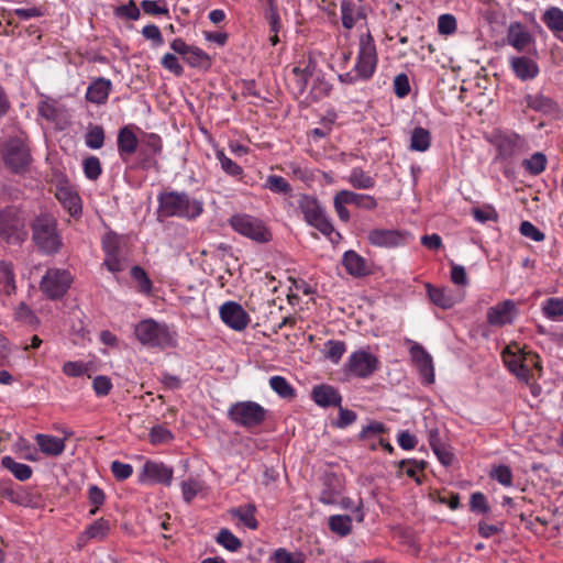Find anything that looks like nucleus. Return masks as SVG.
Listing matches in <instances>:
<instances>
[{"label": "nucleus", "mask_w": 563, "mask_h": 563, "mask_svg": "<svg viewBox=\"0 0 563 563\" xmlns=\"http://www.w3.org/2000/svg\"><path fill=\"white\" fill-rule=\"evenodd\" d=\"M511 66L515 74L521 79H531L538 74L537 64L527 57L512 58Z\"/></svg>", "instance_id": "29"}, {"label": "nucleus", "mask_w": 563, "mask_h": 563, "mask_svg": "<svg viewBox=\"0 0 563 563\" xmlns=\"http://www.w3.org/2000/svg\"><path fill=\"white\" fill-rule=\"evenodd\" d=\"M507 40L519 52L526 51L533 43L532 35L520 23L510 24Z\"/></svg>", "instance_id": "23"}, {"label": "nucleus", "mask_w": 563, "mask_h": 563, "mask_svg": "<svg viewBox=\"0 0 563 563\" xmlns=\"http://www.w3.org/2000/svg\"><path fill=\"white\" fill-rule=\"evenodd\" d=\"M228 415L236 424L253 428L265 420L266 410L254 401H239L230 407Z\"/></svg>", "instance_id": "7"}, {"label": "nucleus", "mask_w": 563, "mask_h": 563, "mask_svg": "<svg viewBox=\"0 0 563 563\" xmlns=\"http://www.w3.org/2000/svg\"><path fill=\"white\" fill-rule=\"evenodd\" d=\"M230 224L234 231L256 242L263 243L271 240V233L262 221L249 214L233 216L230 219Z\"/></svg>", "instance_id": "9"}, {"label": "nucleus", "mask_w": 563, "mask_h": 563, "mask_svg": "<svg viewBox=\"0 0 563 563\" xmlns=\"http://www.w3.org/2000/svg\"><path fill=\"white\" fill-rule=\"evenodd\" d=\"M92 387L98 396H107L112 389V383L108 376L99 375L93 378Z\"/></svg>", "instance_id": "55"}, {"label": "nucleus", "mask_w": 563, "mask_h": 563, "mask_svg": "<svg viewBox=\"0 0 563 563\" xmlns=\"http://www.w3.org/2000/svg\"><path fill=\"white\" fill-rule=\"evenodd\" d=\"M86 145L89 148L98 150L104 143V130L101 125H89L85 136Z\"/></svg>", "instance_id": "38"}, {"label": "nucleus", "mask_w": 563, "mask_h": 563, "mask_svg": "<svg viewBox=\"0 0 563 563\" xmlns=\"http://www.w3.org/2000/svg\"><path fill=\"white\" fill-rule=\"evenodd\" d=\"M363 0H343L341 3V20L345 29H352L360 21H365L366 13Z\"/></svg>", "instance_id": "17"}, {"label": "nucleus", "mask_w": 563, "mask_h": 563, "mask_svg": "<svg viewBox=\"0 0 563 563\" xmlns=\"http://www.w3.org/2000/svg\"><path fill=\"white\" fill-rule=\"evenodd\" d=\"M111 471L114 477L119 481L129 478L133 473V468L130 464H125L119 461L112 462Z\"/></svg>", "instance_id": "60"}, {"label": "nucleus", "mask_w": 563, "mask_h": 563, "mask_svg": "<svg viewBox=\"0 0 563 563\" xmlns=\"http://www.w3.org/2000/svg\"><path fill=\"white\" fill-rule=\"evenodd\" d=\"M220 317L227 325L236 331L244 330L250 321L249 314L234 301H228L221 306Z\"/></svg>", "instance_id": "14"}, {"label": "nucleus", "mask_w": 563, "mask_h": 563, "mask_svg": "<svg viewBox=\"0 0 563 563\" xmlns=\"http://www.w3.org/2000/svg\"><path fill=\"white\" fill-rule=\"evenodd\" d=\"M292 75L297 84L298 90L301 92L305 90L308 79L311 77L312 73L309 70L308 67L301 69L299 67L292 68Z\"/></svg>", "instance_id": "63"}, {"label": "nucleus", "mask_w": 563, "mask_h": 563, "mask_svg": "<svg viewBox=\"0 0 563 563\" xmlns=\"http://www.w3.org/2000/svg\"><path fill=\"white\" fill-rule=\"evenodd\" d=\"M190 66L208 69L211 66V59L198 47H192L184 58Z\"/></svg>", "instance_id": "39"}, {"label": "nucleus", "mask_w": 563, "mask_h": 563, "mask_svg": "<svg viewBox=\"0 0 563 563\" xmlns=\"http://www.w3.org/2000/svg\"><path fill=\"white\" fill-rule=\"evenodd\" d=\"M428 295L430 300L442 309H450L455 303L460 302L463 294L450 288H435L428 285Z\"/></svg>", "instance_id": "18"}, {"label": "nucleus", "mask_w": 563, "mask_h": 563, "mask_svg": "<svg viewBox=\"0 0 563 563\" xmlns=\"http://www.w3.org/2000/svg\"><path fill=\"white\" fill-rule=\"evenodd\" d=\"M217 542L231 552L238 551L242 542L229 529H221L216 538Z\"/></svg>", "instance_id": "41"}, {"label": "nucleus", "mask_w": 563, "mask_h": 563, "mask_svg": "<svg viewBox=\"0 0 563 563\" xmlns=\"http://www.w3.org/2000/svg\"><path fill=\"white\" fill-rule=\"evenodd\" d=\"M379 361L374 354L358 350L350 355L344 369L351 376L367 378L377 371Z\"/></svg>", "instance_id": "11"}, {"label": "nucleus", "mask_w": 563, "mask_h": 563, "mask_svg": "<svg viewBox=\"0 0 563 563\" xmlns=\"http://www.w3.org/2000/svg\"><path fill=\"white\" fill-rule=\"evenodd\" d=\"M264 15L269 24L271 33H278L282 27V23H280V16L278 13L277 5L272 7V8H266Z\"/></svg>", "instance_id": "57"}, {"label": "nucleus", "mask_w": 563, "mask_h": 563, "mask_svg": "<svg viewBox=\"0 0 563 563\" xmlns=\"http://www.w3.org/2000/svg\"><path fill=\"white\" fill-rule=\"evenodd\" d=\"M339 192L343 197V202H346L347 205L352 203L366 210H373L377 207V201L373 196L361 195L350 190H340Z\"/></svg>", "instance_id": "28"}, {"label": "nucleus", "mask_w": 563, "mask_h": 563, "mask_svg": "<svg viewBox=\"0 0 563 563\" xmlns=\"http://www.w3.org/2000/svg\"><path fill=\"white\" fill-rule=\"evenodd\" d=\"M173 438V433L163 426L153 427L150 431V440L153 444L168 443Z\"/></svg>", "instance_id": "48"}, {"label": "nucleus", "mask_w": 563, "mask_h": 563, "mask_svg": "<svg viewBox=\"0 0 563 563\" xmlns=\"http://www.w3.org/2000/svg\"><path fill=\"white\" fill-rule=\"evenodd\" d=\"M269 386L282 398L292 399L296 396V390L283 376L271 377Z\"/></svg>", "instance_id": "35"}, {"label": "nucleus", "mask_w": 563, "mask_h": 563, "mask_svg": "<svg viewBox=\"0 0 563 563\" xmlns=\"http://www.w3.org/2000/svg\"><path fill=\"white\" fill-rule=\"evenodd\" d=\"M159 212L165 217L196 218L202 212V205L185 194L168 192L159 197Z\"/></svg>", "instance_id": "2"}, {"label": "nucleus", "mask_w": 563, "mask_h": 563, "mask_svg": "<svg viewBox=\"0 0 563 563\" xmlns=\"http://www.w3.org/2000/svg\"><path fill=\"white\" fill-rule=\"evenodd\" d=\"M73 277L68 271L59 268H51L46 272L41 280V290L51 299L63 297L70 284Z\"/></svg>", "instance_id": "10"}, {"label": "nucleus", "mask_w": 563, "mask_h": 563, "mask_svg": "<svg viewBox=\"0 0 563 563\" xmlns=\"http://www.w3.org/2000/svg\"><path fill=\"white\" fill-rule=\"evenodd\" d=\"M411 357L423 377L426 384L434 382V367L431 355L419 344H415L410 349Z\"/></svg>", "instance_id": "16"}, {"label": "nucleus", "mask_w": 563, "mask_h": 563, "mask_svg": "<svg viewBox=\"0 0 563 563\" xmlns=\"http://www.w3.org/2000/svg\"><path fill=\"white\" fill-rule=\"evenodd\" d=\"M36 443L42 453L49 456H58L65 450V440L49 435L38 433L35 435Z\"/></svg>", "instance_id": "25"}, {"label": "nucleus", "mask_w": 563, "mask_h": 563, "mask_svg": "<svg viewBox=\"0 0 563 563\" xmlns=\"http://www.w3.org/2000/svg\"><path fill=\"white\" fill-rule=\"evenodd\" d=\"M200 489H201L200 483L195 479H189V481L183 482L181 492H183V497H184L185 501L190 503Z\"/></svg>", "instance_id": "58"}, {"label": "nucleus", "mask_w": 563, "mask_h": 563, "mask_svg": "<svg viewBox=\"0 0 563 563\" xmlns=\"http://www.w3.org/2000/svg\"><path fill=\"white\" fill-rule=\"evenodd\" d=\"M14 275L12 265L5 262H0V291L10 295L14 291Z\"/></svg>", "instance_id": "33"}, {"label": "nucleus", "mask_w": 563, "mask_h": 563, "mask_svg": "<svg viewBox=\"0 0 563 563\" xmlns=\"http://www.w3.org/2000/svg\"><path fill=\"white\" fill-rule=\"evenodd\" d=\"M544 314L550 319H556L563 316V299L549 298L543 306Z\"/></svg>", "instance_id": "46"}, {"label": "nucleus", "mask_w": 563, "mask_h": 563, "mask_svg": "<svg viewBox=\"0 0 563 563\" xmlns=\"http://www.w3.org/2000/svg\"><path fill=\"white\" fill-rule=\"evenodd\" d=\"M456 30V20L452 14H442L438 20V31L440 34L450 35Z\"/></svg>", "instance_id": "52"}, {"label": "nucleus", "mask_w": 563, "mask_h": 563, "mask_svg": "<svg viewBox=\"0 0 563 563\" xmlns=\"http://www.w3.org/2000/svg\"><path fill=\"white\" fill-rule=\"evenodd\" d=\"M117 15L129 20H137L140 10L133 1H130L129 4L117 8Z\"/></svg>", "instance_id": "64"}, {"label": "nucleus", "mask_w": 563, "mask_h": 563, "mask_svg": "<svg viewBox=\"0 0 563 563\" xmlns=\"http://www.w3.org/2000/svg\"><path fill=\"white\" fill-rule=\"evenodd\" d=\"M503 360L507 368L516 375V377L525 383H529L531 376L528 374V362L533 361L538 364V355L526 352L517 343H511L503 351Z\"/></svg>", "instance_id": "5"}, {"label": "nucleus", "mask_w": 563, "mask_h": 563, "mask_svg": "<svg viewBox=\"0 0 563 563\" xmlns=\"http://www.w3.org/2000/svg\"><path fill=\"white\" fill-rule=\"evenodd\" d=\"M3 161L12 172L20 173L30 165V151L22 140L11 139L4 146Z\"/></svg>", "instance_id": "12"}, {"label": "nucleus", "mask_w": 563, "mask_h": 563, "mask_svg": "<svg viewBox=\"0 0 563 563\" xmlns=\"http://www.w3.org/2000/svg\"><path fill=\"white\" fill-rule=\"evenodd\" d=\"M345 269L353 276H364L368 273L365 260L354 251H347L342 261Z\"/></svg>", "instance_id": "26"}, {"label": "nucleus", "mask_w": 563, "mask_h": 563, "mask_svg": "<svg viewBox=\"0 0 563 563\" xmlns=\"http://www.w3.org/2000/svg\"><path fill=\"white\" fill-rule=\"evenodd\" d=\"M518 314V307L514 300L507 299L490 307L487 310L486 319L493 327H504L512 323Z\"/></svg>", "instance_id": "13"}, {"label": "nucleus", "mask_w": 563, "mask_h": 563, "mask_svg": "<svg viewBox=\"0 0 563 563\" xmlns=\"http://www.w3.org/2000/svg\"><path fill=\"white\" fill-rule=\"evenodd\" d=\"M102 245L107 256L117 255L120 246V239L114 233H107L102 240Z\"/></svg>", "instance_id": "59"}, {"label": "nucleus", "mask_w": 563, "mask_h": 563, "mask_svg": "<svg viewBox=\"0 0 563 563\" xmlns=\"http://www.w3.org/2000/svg\"><path fill=\"white\" fill-rule=\"evenodd\" d=\"M408 233L398 230L374 229L368 233V241L378 247H396L407 241Z\"/></svg>", "instance_id": "15"}, {"label": "nucleus", "mask_w": 563, "mask_h": 563, "mask_svg": "<svg viewBox=\"0 0 563 563\" xmlns=\"http://www.w3.org/2000/svg\"><path fill=\"white\" fill-rule=\"evenodd\" d=\"M350 184L357 189H369L375 185L373 177L361 168H354L349 176Z\"/></svg>", "instance_id": "37"}, {"label": "nucleus", "mask_w": 563, "mask_h": 563, "mask_svg": "<svg viewBox=\"0 0 563 563\" xmlns=\"http://www.w3.org/2000/svg\"><path fill=\"white\" fill-rule=\"evenodd\" d=\"M137 340L148 346L166 347L174 345V338L164 324L154 320H143L135 327Z\"/></svg>", "instance_id": "6"}, {"label": "nucleus", "mask_w": 563, "mask_h": 563, "mask_svg": "<svg viewBox=\"0 0 563 563\" xmlns=\"http://www.w3.org/2000/svg\"><path fill=\"white\" fill-rule=\"evenodd\" d=\"M330 530L340 536L346 537L352 531V519L345 515H334L329 518Z\"/></svg>", "instance_id": "32"}, {"label": "nucleus", "mask_w": 563, "mask_h": 563, "mask_svg": "<svg viewBox=\"0 0 563 563\" xmlns=\"http://www.w3.org/2000/svg\"><path fill=\"white\" fill-rule=\"evenodd\" d=\"M137 137L128 126L122 128L118 134V150L121 156H130L137 148Z\"/></svg>", "instance_id": "27"}, {"label": "nucleus", "mask_w": 563, "mask_h": 563, "mask_svg": "<svg viewBox=\"0 0 563 563\" xmlns=\"http://www.w3.org/2000/svg\"><path fill=\"white\" fill-rule=\"evenodd\" d=\"M132 277L137 282L140 291L150 294L152 290V282L147 277L145 271L140 266H133L131 269Z\"/></svg>", "instance_id": "47"}, {"label": "nucleus", "mask_w": 563, "mask_h": 563, "mask_svg": "<svg viewBox=\"0 0 563 563\" xmlns=\"http://www.w3.org/2000/svg\"><path fill=\"white\" fill-rule=\"evenodd\" d=\"M299 209L308 224L319 230L322 234L330 235L333 232V225L316 198L302 196L299 200Z\"/></svg>", "instance_id": "8"}, {"label": "nucleus", "mask_w": 563, "mask_h": 563, "mask_svg": "<svg viewBox=\"0 0 563 563\" xmlns=\"http://www.w3.org/2000/svg\"><path fill=\"white\" fill-rule=\"evenodd\" d=\"M542 21L554 33L563 32V10L551 7L542 14Z\"/></svg>", "instance_id": "30"}, {"label": "nucleus", "mask_w": 563, "mask_h": 563, "mask_svg": "<svg viewBox=\"0 0 563 563\" xmlns=\"http://www.w3.org/2000/svg\"><path fill=\"white\" fill-rule=\"evenodd\" d=\"M311 397L320 407H340L342 401V397L338 389L325 384L313 387Z\"/></svg>", "instance_id": "21"}, {"label": "nucleus", "mask_w": 563, "mask_h": 563, "mask_svg": "<svg viewBox=\"0 0 563 563\" xmlns=\"http://www.w3.org/2000/svg\"><path fill=\"white\" fill-rule=\"evenodd\" d=\"M275 563H305L306 556L301 552H289L280 548L274 552Z\"/></svg>", "instance_id": "42"}, {"label": "nucleus", "mask_w": 563, "mask_h": 563, "mask_svg": "<svg viewBox=\"0 0 563 563\" xmlns=\"http://www.w3.org/2000/svg\"><path fill=\"white\" fill-rule=\"evenodd\" d=\"M328 351L327 357L334 363H338L345 352V344L341 341H329L327 343Z\"/></svg>", "instance_id": "56"}, {"label": "nucleus", "mask_w": 563, "mask_h": 563, "mask_svg": "<svg viewBox=\"0 0 563 563\" xmlns=\"http://www.w3.org/2000/svg\"><path fill=\"white\" fill-rule=\"evenodd\" d=\"M216 157L220 162L222 170L233 177H240L243 175V168L229 158L222 150L216 151Z\"/></svg>", "instance_id": "40"}, {"label": "nucleus", "mask_w": 563, "mask_h": 563, "mask_svg": "<svg viewBox=\"0 0 563 563\" xmlns=\"http://www.w3.org/2000/svg\"><path fill=\"white\" fill-rule=\"evenodd\" d=\"M84 172L87 178L96 180L101 174V164L98 157L90 156L84 161Z\"/></svg>", "instance_id": "50"}, {"label": "nucleus", "mask_w": 563, "mask_h": 563, "mask_svg": "<svg viewBox=\"0 0 563 563\" xmlns=\"http://www.w3.org/2000/svg\"><path fill=\"white\" fill-rule=\"evenodd\" d=\"M472 214L478 222H487L498 220V213L492 206H484L483 208H474Z\"/></svg>", "instance_id": "51"}, {"label": "nucleus", "mask_w": 563, "mask_h": 563, "mask_svg": "<svg viewBox=\"0 0 563 563\" xmlns=\"http://www.w3.org/2000/svg\"><path fill=\"white\" fill-rule=\"evenodd\" d=\"M111 530L109 520L99 518L90 523L78 537V547H84L90 540H104Z\"/></svg>", "instance_id": "19"}, {"label": "nucleus", "mask_w": 563, "mask_h": 563, "mask_svg": "<svg viewBox=\"0 0 563 563\" xmlns=\"http://www.w3.org/2000/svg\"><path fill=\"white\" fill-rule=\"evenodd\" d=\"M25 221L21 211L13 206L0 211V238L9 244H19L25 236Z\"/></svg>", "instance_id": "3"}, {"label": "nucleus", "mask_w": 563, "mask_h": 563, "mask_svg": "<svg viewBox=\"0 0 563 563\" xmlns=\"http://www.w3.org/2000/svg\"><path fill=\"white\" fill-rule=\"evenodd\" d=\"M55 196L70 216L79 217L81 214V199L71 187L58 186Z\"/></svg>", "instance_id": "20"}, {"label": "nucleus", "mask_w": 563, "mask_h": 563, "mask_svg": "<svg viewBox=\"0 0 563 563\" xmlns=\"http://www.w3.org/2000/svg\"><path fill=\"white\" fill-rule=\"evenodd\" d=\"M89 371L88 364L82 362L68 361L63 365V373L68 377H79L87 374Z\"/></svg>", "instance_id": "49"}, {"label": "nucleus", "mask_w": 563, "mask_h": 563, "mask_svg": "<svg viewBox=\"0 0 563 563\" xmlns=\"http://www.w3.org/2000/svg\"><path fill=\"white\" fill-rule=\"evenodd\" d=\"M395 93L402 98L410 91L409 79L406 74H399L394 79Z\"/></svg>", "instance_id": "62"}, {"label": "nucleus", "mask_w": 563, "mask_h": 563, "mask_svg": "<svg viewBox=\"0 0 563 563\" xmlns=\"http://www.w3.org/2000/svg\"><path fill=\"white\" fill-rule=\"evenodd\" d=\"M143 474L152 482L170 485L173 470L163 463L147 461L143 466Z\"/></svg>", "instance_id": "24"}, {"label": "nucleus", "mask_w": 563, "mask_h": 563, "mask_svg": "<svg viewBox=\"0 0 563 563\" xmlns=\"http://www.w3.org/2000/svg\"><path fill=\"white\" fill-rule=\"evenodd\" d=\"M430 132L423 128H415L411 133L410 148L418 152H424L430 147Z\"/></svg>", "instance_id": "34"}, {"label": "nucleus", "mask_w": 563, "mask_h": 563, "mask_svg": "<svg viewBox=\"0 0 563 563\" xmlns=\"http://www.w3.org/2000/svg\"><path fill=\"white\" fill-rule=\"evenodd\" d=\"M4 468L9 470L19 481H26L32 476V468L22 463L15 462L11 456H4L1 460Z\"/></svg>", "instance_id": "31"}, {"label": "nucleus", "mask_w": 563, "mask_h": 563, "mask_svg": "<svg viewBox=\"0 0 563 563\" xmlns=\"http://www.w3.org/2000/svg\"><path fill=\"white\" fill-rule=\"evenodd\" d=\"M265 188L276 194H288L291 190L288 181L277 175H269L267 177Z\"/></svg>", "instance_id": "43"}, {"label": "nucleus", "mask_w": 563, "mask_h": 563, "mask_svg": "<svg viewBox=\"0 0 563 563\" xmlns=\"http://www.w3.org/2000/svg\"><path fill=\"white\" fill-rule=\"evenodd\" d=\"M230 512L233 517L239 518L247 528H257V520L255 518V506L246 505L244 507L234 508Z\"/></svg>", "instance_id": "36"}, {"label": "nucleus", "mask_w": 563, "mask_h": 563, "mask_svg": "<svg viewBox=\"0 0 563 563\" xmlns=\"http://www.w3.org/2000/svg\"><path fill=\"white\" fill-rule=\"evenodd\" d=\"M111 89V81L109 79L99 77L89 85L86 99L91 103L103 104L106 103Z\"/></svg>", "instance_id": "22"}, {"label": "nucleus", "mask_w": 563, "mask_h": 563, "mask_svg": "<svg viewBox=\"0 0 563 563\" xmlns=\"http://www.w3.org/2000/svg\"><path fill=\"white\" fill-rule=\"evenodd\" d=\"M547 157L542 153H534L529 159L523 162V166L532 175H539L545 169Z\"/></svg>", "instance_id": "44"}, {"label": "nucleus", "mask_w": 563, "mask_h": 563, "mask_svg": "<svg viewBox=\"0 0 563 563\" xmlns=\"http://www.w3.org/2000/svg\"><path fill=\"white\" fill-rule=\"evenodd\" d=\"M527 106L536 111H549L552 107V101L541 95L528 96Z\"/></svg>", "instance_id": "53"}, {"label": "nucleus", "mask_w": 563, "mask_h": 563, "mask_svg": "<svg viewBox=\"0 0 563 563\" xmlns=\"http://www.w3.org/2000/svg\"><path fill=\"white\" fill-rule=\"evenodd\" d=\"M88 499L92 506L89 510V515L95 516L99 508L103 505L106 496L98 486L91 485L88 489Z\"/></svg>", "instance_id": "45"}, {"label": "nucleus", "mask_w": 563, "mask_h": 563, "mask_svg": "<svg viewBox=\"0 0 563 563\" xmlns=\"http://www.w3.org/2000/svg\"><path fill=\"white\" fill-rule=\"evenodd\" d=\"M162 65L164 68L168 69L176 76H180L184 71L181 65L178 62V58L170 53H167L162 58Z\"/></svg>", "instance_id": "61"}, {"label": "nucleus", "mask_w": 563, "mask_h": 563, "mask_svg": "<svg viewBox=\"0 0 563 563\" xmlns=\"http://www.w3.org/2000/svg\"><path fill=\"white\" fill-rule=\"evenodd\" d=\"M377 64V53L376 46L374 43V38L371 35L369 31L360 36V47L357 62L355 65V76H351L350 74L340 75V79L343 82H352L355 79H368L376 68Z\"/></svg>", "instance_id": "1"}, {"label": "nucleus", "mask_w": 563, "mask_h": 563, "mask_svg": "<svg viewBox=\"0 0 563 563\" xmlns=\"http://www.w3.org/2000/svg\"><path fill=\"white\" fill-rule=\"evenodd\" d=\"M520 233L530 238L531 240L536 242H541L544 240L545 235L543 232H541L536 225H533L529 221H523L520 224Z\"/></svg>", "instance_id": "54"}, {"label": "nucleus", "mask_w": 563, "mask_h": 563, "mask_svg": "<svg viewBox=\"0 0 563 563\" xmlns=\"http://www.w3.org/2000/svg\"><path fill=\"white\" fill-rule=\"evenodd\" d=\"M33 240L36 245L46 253L57 252L60 246V238L56 231V220L48 216L37 217L32 225Z\"/></svg>", "instance_id": "4"}]
</instances>
